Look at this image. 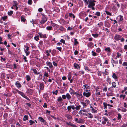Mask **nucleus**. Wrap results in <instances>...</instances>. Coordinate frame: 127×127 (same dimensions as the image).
<instances>
[{"label":"nucleus","instance_id":"nucleus-42","mask_svg":"<svg viewBox=\"0 0 127 127\" xmlns=\"http://www.w3.org/2000/svg\"><path fill=\"white\" fill-rule=\"evenodd\" d=\"M126 95H120V98L123 97V99H124Z\"/></svg>","mask_w":127,"mask_h":127},{"label":"nucleus","instance_id":"nucleus-33","mask_svg":"<svg viewBox=\"0 0 127 127\" xmlns=\"http://www.w3.org/2000/svg\"><path fill=\"white\" fill-rule=\"evenodd\" d=\"M29 122L30 123V125H32L33 124H34V122L32 120H30L29 121Z\"/></svg>","mask_w":127,"mask_h":127},{"label":"nucleus","instance_id":"nucleus-12","mask_svg":"<svg viewBox=\"0 0 127 127\" xmlns=\"http://www.w3.org/2000/svg\"><path fill=\"white\" fill-rule=\"evenodd\" d=\"M66 97L68 100H69L71 98V96L69 93H67L66 95Z\"/></svg>","mask_w":127,"mask_h":127},{"label":"nucleus","instance_id":"nucleus-20","mask_svg":"<svg viewBox=\"0 0 127 127\" xmlns=\"http://www.w3.org/2000/svg\"><path fill=\"white\" fill-rule=\"evenodd\" d=\"M105 50L108 52H110V48L109 47H106L105 49Z\"/></svg>","mask_w":127,"mask_h":127},{"label":"nucleus","instance_id":"nucleus-7","mask_svg":"<svg viewBox=\"0 0 127 127\" xmlns=\"http://www.w3.org/2000/svg\"><path fill=\"white\" fill-rule=\"evenodd\" d=\"M38 34L39 35L41 38H45L46 37V34H42L40 32L38 33Z\"/></svg>","mask_w":127,"mask_h":127},{"label":"nucleus","instance_id":"nucleus-17","mask_svg":"<svg viewBox=\"0 0 127 127\" xmlns=\"http://www.w3.org/2000/svg\"><path fill=\"white\" fill-rule=\"evenodd\" d=\"M84 122V120L82 119H79V120H78V121H77V123H83Z\"/></svg>","mask_w":127,"mask_h":127},{"label":"nucleus","instance_id":"nucleus-11","mask_svg":"<svg viewBox=\"0 0 127 127\" xmlns=\"http://www.w3.org/2000/svg\"><path fill=\"white\" fill-rule=\"evenodd\" d=\"M74 66L76 69H78V68H80V67L78 64L76 63H75L74 64Z\"/></svg>","mask_w":127,"mask_h":127},{"label":"nucleus","instance_id":"nucleus-23","mask_svg":"<svg viewBox=\"0 0 127 127\" xmlns=\"http://www.w3.org/2000/svg\"><path fill=\"white\" fill-rule=\"evenodd\" d=\"M112 87H114V88H115L116 87V83L114 82H113L112 83Z\"/></svg>","mask_w":127,"mask_h":127},{"label":"nucleus","instance_id":"nucleus-43","mask_svg":"<svg viewBox=\"0 0 127 127\" xmlns=\"http://www.w3.org/2000/svg\"><path fill=\"white\" fill-rule=\"evenodd\" d=\"M58 91L57 90H56L55 91H53V93L54 94H55L56 95H57V93Z\"/></svg>","mask_w":127,"mask_h":127},{"label":"nucleus","instance_id":"nucleus-58","mask_svg":"<svg viewBox=\"0 0 127 127\" xmlns=\"http://www.w3.org/2000/svg\"><path fill=\"white\" fill-rule=\"evenodd\" d=\"M100 50L99 48H98L96 50V51L98 53H99L100 52Z\"/></svg>","mask_w":127,"mask_h":127},{"label":"nucleus","instance_id":"nucleus-39","mask_svg":"<svg viewBox=\"0 0 127 127\" xmlns=\"http://www.w3.org/2000/svg\"><path fill=\"white\" fill-rule=\"evenodd\" d=\"M32 0H28V3L29 4L31 5L32 4Z\"/></svg>","mask_w":127,"mask_h":127},{"label":"nucleus","instance_id":"nucleus-4","mask_svg":"<svg viewBox=\"0 0 127 127\" xmlns=\"http://www.w3.org/2000/svg\"><path fill=\"white\" fill-rule=\"evenodd\" d=\"M69 92L71 95H75L77 94V93L75 92L74 90L71 88H70Z\"/></svg>","mask_w":127,"mask_h":127},{"label":"nucleus","instance_id":"nucleus-40","mask_svg":"<svg viewBox=\"0 0 127 127\" xmlns=\"http://www.w3.org/2000/svg\"><path fill=\"white\" fill-rule=\"evenodd\" d=\"M21 21H22L25 22L26 20V19L23 17H21Z\"/></svg>","mask_w":127,"mask_h":127},{"label":"nucleus","instance_id":"nucleus-30","mask_svg":"<svg viewBox=\"0 0 127 127\" xmlns=\"http://www.w3.org/2000/svg\"><path fill=\"white\" fill-rule=\"evenodd\" d=\"M5 76V74L4 73H2L1 75V77L3 79L4 78Z\"/></svg>","mask_w":127,"mask_h":127},{"label":"nucleus","instance_id":"nucleus-36","mask_svg":"<svg viewBox=\"0 0 127 127\" xmlns=\"http://www.w3.org/2000/svg\"><path fill=\"white\" fill-rule=\"evenodd\" d=\"M95 14L98 16H100V13L99 12H97Z\"/></svg>","mask_w":127,"mask_h":127},{"label":"nucleus","instance_id":"nucleus-19","mask_svg":"<svg viewBox=\"0 0 127 127\" xmlns=\"http://www.w3.org/2000/svg\"><path fill=\"white\" fill-rule=\"evenodd\" d=\"M83 86H84L85 88H84V89H85V88L86 90H88L90 89V87L88 86L84 85Z\"/></svg>","mask_w":127,"mask_h":127},{"label":"nucleus","instance_id":"nucleus-60","mask_svg":"<svg viewBox=\"0 0 127 127\" xmlns=\"http://www.w3.org/2000/svg\"><path fill=\"white\" fill-rule=\"evenodd\" d=\"M47 105L46 103H44V105L43 106V107L44 108H46L47 107Z\"/></svg>","mask_w":127,"mask_h":127},{"label":"nucleus","instance_id":"nucleus-10","mask_svg":"<svg viewBox=\"0 0 127 127\" xmlns=\"http://www.w3.org/2000/svg\"><path fill=\"white\" fill-rule=\"evenodd\" d=\"M15 85L18 88H20L21 87V85L19 83V82L18 81H17L15 84Z\"/></svg>","mask_w":127,"mask_h":127},{"label":"nucleus","instance_id":"nucleus-38","mask_svg":"<svg viewBox=\"0 0 127 127\" xmlns=\"http://www.w3.org/2000/svg\"><path fill=\"white\" fill-rule=\"evenodd\" d=\"M105 12L107 14L110 16L111 15V14L109 12L107 11H105Z\"/></svg>","mask_w":127,"mask_h":127},{"label":"nucleus","instance_id":"nucleus-26","mask_svg":"<svg viewBox=\"0 0 127 127\" xmlns=\"http://www.w3.org/2000/svg\"><path fill=\"white\" fill-rule=\"evenodd\" d=\"M52 27L51 26H48L46 27V29L47 30H52Z\"/></svg>","mask_w":127,"mask_h":127},{"label":"nucleus","instance_id":"nucleus-5","mask_svg":"<svg viewBox=\"0 0 127 127\" xmlns=\"http://www.w3.org/2000/svg\"><path fill=\"white\" fill-rule=\"evenodd\" d=\"M19 93L23 97L26 99L28 100H29V98L24 94L21 92L19 91Z\"/></svg>","mask_w":127,"mask_h":127},{"label":"nucleus","instance_id":"nucleus-50","mask_svg":"<svg viewBox=\"0 0 127 127\" xmlns=\"http://www.w3.org/2000/svg\"><path fill=\"white\" fill-rule=\"evenodd\" d=\"M92 55L93 56H95L96 55V53L94 51L92 52Z\"/></svg>","mask_w":127,"mask_h":127},{"label":"nucleus","instance_id":"nucleus-56","mask_svg":"<svg viewBox=\"0 0 127 127\" xmlns=\"http://www.w3.org/2000/svg\"><path fill=\"white\" fill-rule=\"evenodd\" d=\"M97 25L99 27H100L102 25V23L100 22V23L98 24Z\"/></svg>","mask_w":127,"mask_h":127},{"label":"nucleus","instance_id":"nucleus-59","mask_svg":"<svg viewBox=\"0 0 127 127\" xmlns=\"http://www.w3.org/2000/svg\"><path fill=\"white\" fill-rule=\"evenodd\" d=\"M62 97L64 99H65L66 98V95H62Z\"/></svg>","mask_w":127,"mask_h":127},{"label":"nucleus","instance_id":"nucleus-21","mask_svg":"<svg viewBox=\"0 0 127 127\" xmlns=\"http://www.w3.org/2000/svg\"><path fill=\"white\" fill-rule=\"evenodd\" d=\"M112 77L114 79H117L118 77L116 75L115 73H113V74Z\"/></svg>","mask_w":127,"mask_h":127},{"label":"nucleus","instance_id":"nucleus-44","mask_svg":"<svg viewBox=\"0 0 127 127\" xmlns=\"http://www.w3.org/2000/svg\"><path fill=\"white\" fill-rule=\"evenodd\" d=\"M85 103H86V104H87V105H88L90 103V101L88 100H86L85 101Z\"/></svg>","mask_w":127,"mask_h":127},{"label":"nucleus","instance_id":"nucleus-47","mask_svg":"<svg viewBox=\"0 0 127 127\" xmlns=\"http://www.w3.org/2000/svg\"><path fill=\"white\" fill-rule=\"evenodd\" d=\"M92 35L94 37H96L98 35V34H96V33L95 34H92Z\"/></svg>","mask_w":127,"mask_h":127},{"label":"nucleus","instance_id":"nucleus-6","mask_svg":"<svg viewBox=\"0 0 127 127\" xmlns=\"http://www.w3.org/2000/svg\"><path fill=\"white\" fill-rule=\"evenodd\" d=\"M38 119L40 121L43 123H44V124H46V122L41 117H39L38 118Z\"/></svg>","mask_w":127,"mask_h":127},{"label":"nucleus","instance_id":"nucleus-52","mask_svg":"<svg viewBox=\"0 0 127 127\" xmlns=\"http://www.w3.org/2000/svg\"><path fill=\"white\" fill-rule=\"evenodd\" d=\"M53 64L55 66H57V63H56L55 62H53Z\"/></svg>","mask_w":127,"mask_h":127},{"label":"nucleus","instance_id":"nucleus-48","mask_svg":"<svg viewBox=\"0 0 127 127\" xmlns=\"http://www.w3.org/2000/svg\"><path fill=\"white\" fill-rule=\"evenodd\" d=\"M84 68L86 70L88 71H90V69H89V68L87 66H84Z\"/></svg>","mask_w":127,"mask_h":127},{"label":"nucleus","instance_id":"nucleus-31","mask_svg":"<svg viewBox=\"0 0 127 127\" xmlns=\"http://www.w3.org/2000/svg\"><path fill=\"white\" fill-rule=\"evenodd\" d=\"M81 107V106L80 105H78L77 106H76L75 107V109L77 110H79Z\"/></svg>","mask_w":127,"mask_h":127},{"label":"nucleus","instance_id":"nucleus-29","mask_svg":"<svg viewBox=\"0 0 127 127\" xmlns=\"http://www.w3.org/2000/svg\"><path fill=\"white\" fill-rule=\"evenodd\" d=\"M13 11H11L8 12V14L9 15L11 16L13 14Z\"/></svg>","mask_w":127,"mask_h":127},{"label":"nucleus","instance_id":"nucleus-61","mask_svg":"<svg viewBox=\"0 0 127 127\" xmlns=\"http://www.w3.org/2000/svg\"><path fill=\"white\" fill-rule=\"evenodd\" d=\"M83 0L87 4H88L89 3L88 0L87 1V0Z\"/></svg>","mask_w":127,"mask_h":127},{"label":"nucleus","instance_id":"nucleus-62","mask_svg":"<svg viewBox=\"0 0 127 127\" xmlns=\"http://www.w3.org/2000/svg\"><path fill=\"white\" fill-rule=\"evenodd\" d=\"M71 108L73 110L75 109V107L74 105L70 106Z\"/></svg>","mask_w":127,"mask_h":127},{"label":"nucleus","instance_id":"nucleus-35","mask_svg":"<svg viewBox=\"0 0 127 127\" xmlns=\"http://www.w3.org/2000/svg\"><path fill=\"white\" fill-rule=\"evenodd\" d=\"M34 39L36 41H37L39 39V37L38 35H37L34 37Z\"/></svg>","mask_w":127,"mask_h":127},{"label":"nucleus","instance_id":"nucleus-49","mask_svg":"<svg viewBox=\"0 0 127 127\" xmlns=\"http://www.w3.org/2000/svg\"><path fill=\"white\" fill-rule=\"evenodd\" d=\"M7 18V17L5 16L2 17V19L3 20H5Z\"/></svg>","mask_w":127,"mask_h":127},{"label":"nucleus","instance_id":"nucleus-25","mask_svg":"<svg viewBox=\"0 0 127 127\" xmlns=\"http://www.w3.org/2000/svg\"><path fill=\"white\" fill-rule=\"evenodd\" d=\"M13 6H17L18 5L17 2L15 1H13Z\"/></svg>","mask_w":127,"mask_h":127},{"label":"nucleus","instance_id":"nucleus-22","mask_svg":"<svg viewBox=\"0 0 127 127\" xmlns=\"http://www.w3.org/2000/svg\"><path fill=\"white\" fill-rule=\"evenodd\" d=\"M28 119V116L26 115H25L24 117L23 120L24 121H25Z\"/></svg>","mask_w":127,"mask_h":127},{"label":"nucleus","instance_id":"nucleus-45","mask_svg":"<svg viewBox=\"0 0 127 127\" xmlns=\"http://www.w3.org/2000/svg\"><path fill=\"white\" fill-rule=\"evenodd\" d=\"M119 17H120V20L121 21H122L123 20V16H122L121 15H120L119 16Z\"/></svg>","mask_w":127,"mask_h":127},{"label":"nucleus","instance_id":"nucleus-2","mask_svg":"<svg viewBox=\"0 0 127 127\" xmlns=\"http://www.w3.org/2000/svg\"><path fill=\"white\" fill-rule=\"evenodd\" d=\"M47 19L45 15H43L41 20L40 21V23L41 24L44 23L47 20Z\"/></svg>","mask_w":127,"mask_h":127},{"label":"nucleus","instance_id":"nucleus-14","mask_svg":"<svg viewBox=\"0 0 127 127\" xmlns=\"http://www.w3.org/2000/svg\"><path fill=\"white\" fill-rule=\"evenodd\" d=\"M40 88L41 90H42L44 87V85L43 83H41L39 85Z\"/></svg>","mask_w":127,"mask_h":127},{"label":"nucleus","instance_id":"nucleus-3","mask_svg":"<svg viewBox=\"0 0 127 127\" xmlns=\"http://www.w3.org/2000/svg\"><path fill=\"white\" fill-rule=\"evenodd\" d=\"M90 93L88 92V90H86L85 92H84L83 93V95L84 96H85L87 97H89L91 95Z\"/></svg>","mask_w":127,"mask_h":127},{"label":"nucleus","instance_id":"nucleus-15","mask_svg":"<svg viewBox=\"0 0 127 127\" xmlns=\"http://www.w3.org/2000/svg\"><path fill=\"white\" fill-rule=\"evenodd\" d=\"M88 118H92L93 117V116L91 113H88L87 114V116Z\"/></svg>","mask_w":127,"mask_h":127},{"label":"nucleus","instance_id":"nucleus-54","mask_svg":"<svg viewBox=\"0 0 127 127\" xmlns=\"http://www.w3.org/2000/svg\"><path fill=\"white\" fill-rule=\"evenodd\" d=\"M121 116L120 115V114H119L118 115V120H119L121 118Z\"/></svg>","mask_w":127,"mask_h":127},{"label":"nucleus","instance_id":"nucleus-46","mask_svg":"<svg viewBox=\"0 0 127 127\" xmlns=\"http://www.w3.org/2000/svg\"><path fill=\"white\" fill-rule=\"evenodd\" d=\"M121 111L123 112H125L127 111V109L125 108H122L121 109Z\"/></svg>","mask_w":127,"mask_h":127},{"label":"nucleus","instance_id":"nucleus-8","mask_svg":"<svg viewBox=\"0 0 127 127\" xmlns=\"http://www.w3.org/2000/svg\"><path fill=\"white\" fill-rule=\"evenodd\" d=\"M114 39L117 40H118L120 39V36L119 35H116L114 37Z\"/></svg>","mask_w":127,"mask_h":127},{"label":"nucleus","instance_id":"nucleus-37","mask_svg":"<svg viewBox=\"0 0 127 127\" xmlns=\"http://www.w3.org/2000/svg\"><path fill=\"white\" fill-rule=\"evenodd\" d=\"M102 118L104 119V121L105 122H107L108 120V119L105 117H103Z\"/></svg>","mask_w":127,"mask_h":127},{"label":"nucleus","instance_id":"nucleus-32","mask_svg":"<svg viewBox=\"0 0 127 127\" xmlns=\"http://www.w3.org/2000/svg\"><path fill=\"white\" fill-rule=\"evenodd\" d=\"M26 77L27 78L26 79L28 81H29L30 80V77L29 75L26 76Z\"/></svg>","mask_w":127,"mask_h":127},{"label":"nucleus","instance_id":"nucleus-27","mask_svg":"<svg viewBox=\"0 0 127 127\" xmlns=\"http://www.w3.org/2000/svg\"><path fill=\"white\" fill-rule=\"evenodd\" d=\"M68 78L69 80H70L71 77V73L70 72H69L68 74Z\"/></svg>","mask_w":127,"mask_h":127},{"label":"nucleus","instance_id":"nucleus-51","mask_svg":"<svg viewBox=\"0 0 127 127\" xmlns=\"http://www.w3.org/2000/svg\"><path fill=\"white\" fill-rule=\"evenodd\" d=\"M33 71L34 73L35 74H37V71L36 70V69H33Z\"/></svg>","mask_w":127,"mask_h":127},{"label":"nucleus","instance_id":"nucleus-64","mask_svg":"<svg viewBox=\"0 0 127 127\" xmlns=\"http://www.w3.org/2000/svg\"><path fill=\"white\" fill-rule=\"evenodd\" d=\"M127 126V124H123L122 126V127H126Z\"/></svg>","mask_w":127,"mask_h":127},{"label":"nucleus","instance_id":"nucleus-24","mask_svg":"<svg viewBox=\"0 0 127 127\" xmlns=\"http://www.w3.org/2000/svg\"><path fill=\"white\" fill-rule=\"evenodd\" d=\"M63 100L62 97L61 96L59 97L57 99L58 101H61Z\"/></svg>","mask_w":127,"mask_h":127},{"label":"nucleus","instance_id":"nucleus-55","mask_svg":"<svg viewBox=\"0 0 127 127\" xmlns=\"http://www.w3.org/2000/svg\"><path fill=\"white\" fill-rule=\"evenodd\" d=\"M77 39H74V41H75V43H74V44L75 45H76L78 43V42L77 41Z\"/></svg>","mask_w":127,"mask_h":127},{"label":"nucleus","instance_id":"nucleus-63","mask_svg":"<svg viewBox=\"0 0 127 127\" xmlns=\"http://www.w3.org/2000/svg\"><path fill=\"white\" fill-rule=\"evenodd\" d=\"M103 91H105V92L106 91H107V88L106 86H105L104 88L103 89Z\"/></svg>","mask_w":127,"mask_h":127},{"label":"nucleus","instance_id":"nucleus-13","mask_svg":"<svg viewBox=\"0 0 127 127\" xmlns=\"http://www.w3.org/2000/svg\"><path fill=\"white\" fill-rule=\"evenodd\" d=\"M65 116L68 119H72V116L70 115L66 114Z\"/></svg>","mask_w":127,"mask_h":127},{"label":"nucleus","instance_id":"nucleus-16","mask_svg":"<svg viewBox=\"0 0 127 127\" xmlns=\"http://www.w3.org/2000/svg\"><path fill=\"white\" fill-rule=\"evenodd\" d=\"M66 124L67 125L73 127H76V126L75 125L73 124H72L71 123H67Z\"/></svg>","mask_w":127,"mask_h":127},{"label":"nucleus","instance_id":"nucleus-34","mask_svg":"<svg viewBox=\"0 0 127 127\" xmlns=\"http://www.w3.org/2000/svg\"><path fill=\"white\" fill-rule=\"evenodd\" d=\"M81 103L82 104L83 106V107H85V106H87V105L85 102H81Z\"/></svg>","mask_w":127,"mask_h":127},{"label":"nucleus","instance_id":"nucleus-28","mask_svg":"<svg viewBox=\"0 0 127 127\" xmlns=\"http://www.w3.org/2000/svg\"><path fill=\"white\" fill-rule=\"evenodd\" d=\"M106 95L108 96H112L113 95V94L111 93H110L108 94H107Z\"/></svg>","mask_w":127,"mask_h":127},{"label":"nucleus","instance_id":"nucleus-1","mask_svg":"<svg viewBox=\"0 0 127 127\" xmlns=\"http://www.w3.org/2000/svg\"><path fill=\"white\" fill-rule=\"evenodd\" d=\"M88 1L89 3L88 6V8H91V6L95 5V4L94 2H95V1L94 0H88Z\"/></svg>","mask_w":127,"mask_h":127},{"label":"nucleus","instance_id":"nucleus-53","mask_svg":"<svg viewBox=\"0 0 127 127\" xmlns=\"http://www.w3.org/2000/svg\"><path fill=\"white\" fill-rule=\"evenodd\" d=\"M123 65L124 66H127V62H124L123 63Z\"/></svg>","mask_w":127,"mask_h":127},{"label":"nucleus","instance_id":"nucleus-18","mask_svg":"<svg viewBox=\"0 0 127 127\" xmlns=\"http://www.w3.org/2000/svg\"><path fill=\"white\" fill-rule=\"evenodd\" d=\"M91 112H92L94 113H96L97 112V111L95 109H94L93 108H92Z\"/></svg>","mask_w":127,"mask_h":127},{"label":"nucleus","instance_id":"nucleus-9","mask_svg":"<svg viewBox=\"0 0 127 127\" xmlns=\"http://www.w3.org/2000/svg\"><path fill=\"white\" fill-rule=\"evenodd\" d=\"M46 64L49 66L50 68H52L53 67V65H52V63L51 62H46Z\"/></svg>","mask_w":127,"mask_h":127},{"label":"nucleus","instance_id":"nucleus-41","mask_svg":"<svg viewBox=\"0 0 127 127\" xmlns=\"http://www.w3.org/2000/svg\"><path fill=\"white\" fill-rule=\"evenodd\" d=\"M71 106H68L67 107V109L68 111H71Z\"/></svg>","mask_w":127,"mask_h":127},{"label":"nucleus","instance_id":"nucleus-57","mask_svg":"<svg viewBox=\"0 0 127 127\" xmlns=\"http://www.w3.org/2000/svg\"><path fill=\"white\" fill-rule=\"evenodd\" d=\"M60 41L61 42L63 43L64 44L65 43V40L63 39H61Z\"/></svg>","mask_w":127,"mask_h":127}]
</instances>
